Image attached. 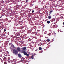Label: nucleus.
<instances>
[{
  "mask_svg": "<svg viewBox=\"0 0 64 64\" xmlns=\"http://www.w3.org/2000/svg\"><path fill=\"white\" fill-rule=\"evenodd\" d=\"M39 50H42V48H41V47H39Z\"/></svg>",
  "mask_w": 64,
  "mask_h": 64,
  "instance_id": "nucleus-8",
  "label": "nucleus"
},
{
  "mask_svg": "<svg viewBox=\"0 0 64 64\" xmlns=\"http://www.w3.org/2000/svg\"><path fill=\"white\" fill-rule=\"evenodd\" d=\"M34 12V10H32V13H33V12Z\"/></svg>",
  "mask_w": 64,
  "mask_h": 64,
  "instance_id": "nucleus-17",
  "label": "nucleus"
},
{
  "mask_svg": "<svg viewBox=\"0 0 64 64\" xmlns=\"http://www.w3.org/2000/svg\"><path fill=\"white\" fill-rule=\"evenodd\" d=\"M17 50L18 51H21V50L20 49V48H17Z\"/></svg>",
  "mask_w": 64,
  "mask_h": 64,
  "instance_id": "nucleus-3",
  "label": "nucleus"
},
{
  "mask_svg": "<svg viewBox=\"0 0 64 64\" xmlns=\"http://www.w3.org/2000/svg\"><path fill=\"white\" fill-rule=\"evenodd\" d=\"M48 35H49V36H50V34H48Z\"/></svg>",
  "mask_w": 64,
  "mask_h": 64,
  "instance_id": "nucleus-15",
  "label": "nucleus"
},
{
  "mask_svg": "<svg viewBox=\"0 0 64 64\" xmlns=\"http://www.w3.org/2000/svg\"><path fill=\"white\" fill-rule=\"evenodd\" d=\"M13 53H15V54L16 55L18 53V52L15 50H13Z\"/></svg>",
  "mask_w": 64,
  "mask_h": 64,
  "instance_id": "nucleus-2",
  "label": "nucleus"
},
{
  "mask_svg": "<svg viewBox=\"0 0 64 64\" xmlns=\"http://www.w3.org/2000/svg\"><path fill=\"white\" fill-rule=\"evenodd\" d=\"M4 58L5 59H6V57H4Z\"/></svg>",
  "mask_w": 64,
  "mask_h": 64,
  "instance_id": "nucleus-19",
  "label": "nucleus"
},
{
  "mask_svg": "<svg viewBox=\"0 0 64 64\" xmlns=\"http://www.w3.org/2000/svg\"><path fill=\"white\" fill-rule=\"evenodd\" d=\"M6 31V30L5 29H4V31L5 32Z\"/></svg>",
  "mask_w": 64,
  "mask_h": 64,
  "instance_id": "nucleus-16",
  "label": "nucleus"
},
{
  "mask_svg": "<svg viewBox=\"0 0 64 64\" xmlns=\"http://www.w3.org/2000/svg\"><path fill=\"white\" fill-rule=\"evenodd\" d=\"M52 10L50 11V14H51V13H52Z\"/></svg>",
  "mask_w": 64,
  "mask_h": 64,
  "instance_id": "nucleus-9",
  "label": "nucleus"
},
{
  "mask_svg": "<svg viewBox=\"0 0 64 64\" xmlns=\"http://www.w3.org/2000/svg\"><path fill=\"white\" fill-rule=\"evenodd\" d=\"M21 49L22 50H25L26 49V47H24L22 48Z\"/></svg>",
  "mask_w": 64,
  "mask_h": 64,
  "instance_id": "nucleus-6",
  "label": "nucleus"
},
{
  "mask_svg": "<svg viewBox=\"0 0 64 64\" xmlns=\"http://www.w3.org/2000/svg\"><path fill=\"white\" fill-rule=\"evenodd\" d=\"M26 2H27L28 1L27 0H26Z\"/></svg>",
  "mask_w": 64,
  "mask_h": 64,
  "instance_id": "nucleus-18",
  "label": "nucleus"
},
{
  "mask_svg": "<svg viewBox=\"0 0 64 64\" xmlns=\"http://www.w3.org/2000/svg\"><path fill=\"white\" fill-rule=\"evenodd\" d=\"M0 18H1V17H0Z\"/></svg>",
  "mask_w": 64,
  "mask_h": 64,
  "instance_id": "nucleus-21",
  "label": "nucleus"
},
{
  "mask_svg": "<svg viewBox=\"0 0 64 64\" xmlns=\"http://www.w3.org/2000/svg\"><path fill=\"white\" fill-rule=\"evenodd\" d=\"M32 59H34V57H33V56H32Z\"/></svg>",
  "mask_w": 64,
  "mask_h": 64,
  "instance_id": "nucleus-12",
  "label": "nucleus"
},
{
  "mask_svg": "<svg viewBox=\"0 0 64 64\" xmlns=\"http://www.w3.org/2000/svg\"><path fill=\"white\" fill-rule=\"evenodd\" d=\"M22 53H24V55H26V56H29V54H27L26 52H25V51H24L23 50L22 51Z\"/></svg>",
  "mask_w": 64,
  "mask_h": 64,
  "instance_id": "nucleus-1",
  "label": "nucleus"
},
{
  "mask_svg": "<svg viewBox=\"0 0 64 64\" xmlns=\"http://www.w3.org/2000/svg\"><path fill=\"white\" fill-rule=\"evenodd\" d=\"M48 19H51V16H48Z\"/></svg>",
  "mask_w": 64,
  "mask_h": 64,
  "instance_id": "nucleus-7",
  "label": "nucleus"
},
{
  "mask_svg": "<svg viewBox=\"0 0 64 64\" xmlns=\"http://www.w3.org/2000/svg\"><path fill=\"white\" fill-rule=\"evenodd\" d=\"M47 23H50V21H48L47 22Z\"/></svg>",
  "mask_w": 64,
  "mask_h": 64,
  "instance_id": "nucleus-11",
  "label": "nucleus"
},
{
  "mask_svg": "<svg viewBox=\"0 0 64 64\" xmlns=\"http://www.w3.org/2000/svg\"><path fill=\"white\" fill-rule=\"evenodd\" d=\"M10 46H11V47H14V46H13V44H12L10 43Z\"/></svg>",
  "mask_w": 64,
  "mask_h": 64,
  "instance_id": "nucleus-4",
  "label": "nucleus"
},
{
  "mask_svg": "<svg viewBox=\"0 0 64 64\" xmlns=\"http://www.w3.org/2000/svg\"><path fill=\"white\" fill-rule=\"evenodd\" d=\"M63 25H64V22H63Z\"/></svg>",
  "mask_w": 64,
  "mask_h": 64,
  "instance_id": "nucleus-20",
  "label": "nucleus"
},
{
  "mask_svg": "<svg viewBox=\"0 0 64 64\" xmlns=\"http://www.w3.org/2000/svg\"><path fill=\"white\" fill-rule=\"evenodd\" d=\"M53 27H55V25H54L53 26Z\"/></svg>",
  "mask_w": 64,
  "mask_h": 64,
  "instance_id": "nucleus-14",
  "label": "nucleus"
},
{
  "mask_svg": "<svg viewBox=\"0 0 64 64\" xmlns=\"http://www.w3.org/2000/svg\"><path fill=\"white\" fill-rule=\"evenodd\" d=\"M7 63H6V62H4V64H6Z\"/></svg>",
  "mask_w": 64,
  "mask_h": 64,
  "instance_id": "nucleus-13",
  "label": "nucleus"
},
{
  "mask_svg": "<svg viewBox=\"0 0 64 64\" xmlns=\"http://www.w3.org/2000/svg\"><path fill=\"white\" fill-rule=\"evenodd\" d=\"M18 56L20 58H21L22 57V56L20 54H18Z\"/></svg>",
  "mask_w": 64,
  "mask_h": 64,
  "instance_id": "nucleus-5",
  "label": "nucleus"
},
{
  "mask_svg": "<svg viewBox=\"0 0 64 64\" xmlns=\"http://www.w3.org/2000/svg\"><path fill=\"white\" fill-rule=\"evenodd\" d=\"M47 40L48 42H49V41H50V39L48 38L47 39Z\"/></svg>",
  "mask_w": 64,
  "mask_h": 64,
  "instance_id": "nucleus-10",
  "label": "nucleus"
}]
</instances>
